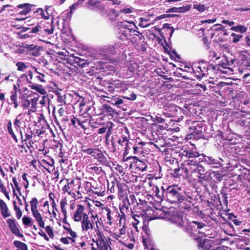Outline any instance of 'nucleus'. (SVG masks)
<instances>
[{"label":"nucleus","instance_id":"41","mask_svg":"<svg viewBox=\"0 0 250 250\" xmlns=\"http://www.w3.org/2000/svg\"><path fill=\"white\" fill-rule=\"evenodd\" d=\"M41 29V27L39 25H37L35 27H33L31 31H30V33H37L40 29Z\"/></svg>","mask_w":250,"mask_h":250},{"label":"nucleus","instance_id":"52","mask_svg":"<svg viewBox=\"0 0 250 250\" xmlns=\"http://www.w3.org/2000/svg\"><path fill=\"white\" fill-rule=\"evenodd\" d=\"M113 237L116 240L120 241V238H124L125 237H123L121 235H119V233H114L113 235Z\"/></svg>","mask_w":250,"mask_h":250},{"label":"nucleus","instance_id":"10","mask_svg":"<svg viewBox=\"0 0 250 250\" xmlns=\"http://www.w3.org/2000/svg\"><path fill=\"white\" fill-rule=\"evenodd\" d=\"M116 48L114 45H107L99 48L98 52L104 55L112 54L116 52Z\"/></svg>","mask_w":250,"mask_h":250},{"label":"nucleus","instance_id":"64","mask_svg":"<svg viewBox=\"0 0 250 250\" xmlns=\"http://www.w3.org/2000/svg\"><path fill=\"white\" fill-rule=\"evenodd\" d=\"M36 47H37V46H35L33 44H31V45H29L27 47V48L30 50H34Z\"/></svg>","mask_w":250,"mask_h":250},{"label":"nucleus","instance_id":"15","mask_svg":"<svg viewBox=\"0 0 250 250\" xmlns=\"http://www.w3.org/2000/svg\"><path fill=\"white\" fill-rule=\"evenodd\" d=\"M171 222L179 227H182L184 225V221L181 215H173L171 218Z\"/></svg>","mask_w":250,"mask_h":250},{"label":"nucleus","instance_id":"21","mask_svg":"<svg viewBox=\"0 0 250 250\" xmlns=\"http://www.w3.org/2000/svg\"><path fill=\"white\" fill-rule=\"evenodd\" d=\"M67 205V200L66 198L62 199L60 202V206L62 212L63 213L64 218L66 217V209L65 206Z\"/></svg>","mask_w":250,"mask_h":250},{"label":"nucleus","instance_id":"6","mask_svg":"<svg viewBox=\"0 0 250 250\" xmlns=\"http://www.w3.org/2000/svg\"><path fill=\"white\" fill-rule=\"evenodd\" d=\"M198 164L196 161L193 160L187 161L185 163V167L184 169L187 174L193 173L196 171L198 168Z\"/></svg>","mask_w":250,"mask_h":250},{"label":"nucleus","instance_id":"51","mask_svg":"<svg viewBox=\"0 0 250 250\" xmlns=\"http://www.w3.org/2000/svg\"><path fill=\"white\" fill-rule=\"evenodd\" d=\"M77 59L79 60L77 61V62L80 63V65L82 66H84L85 65H88L89 64L88 62H87V61L82 60V62H83L81 63V62L80 61V59L79 58H78Z\"/></svg>","mask_w":250,"mask_h":250},{"label":"nucleus","instance_id":"20","mask_svg":"<svg viewBox=\"0 0 250 250\" xmlns=\"http://www.w3.org/2000/svg\"><path fill=\"white\" fill-rule=\"evenodd\" d=\"M38 101V97H34L33 98H32L31 100H29L30 108H31L32 111H36Z\"/></svg>","mask_w":250,"mask_h":250},{"label":"nucleus","instance_id":"23","mask_svg":"<svg viewBox=\"0 0 250 250\" xmlns=\"http://www.w3.org/2000/svg\"><path fill=\"white\" fill-rule=\"evenodd\" d=\"M14 244L16 247L20 249V250H28L27 245L21 241H15Z\"/></svg>","mask_w":250,"mask_h":250},{"label":"nucleus","instance_id":"29","mask_svg":"<svg viewBox=\"0 0 250 250\" xmlns=\"http://www.w3.org/2000/svg\"><path fill=\"white\" fill-rule=\"evenodd\" d=\"M128 141V137L127 136H123L118 140V143L122 146H124L125 145L127 144Z\"/></svg>","mask_w":250,"mask_h":250},{"label":"nucleus","instance_id":"28","mask_svg":"<svg viewBox=\"0 0 250 250\" xmlns=\"http://www.w3.org/2000/svg\"><path fill=\"white\" fill-rule=\"evenodd\" d=\"M193 8L197 10L199 12H202L206 10V7L204 4H194L193 5Z\"/></svg>","mask_w":250,"mask_h":250},{"label":"nucleus","instance_id":"17","mask_svg":"<svg viewBox=\"0 0 250 250\" xmlns=\"http://www.w3.org/2000/svg\"><path fill=\"white\" fill-rule=\"evenodd\" d=\"M32 89L38 91L39 93L42 95H45L46 94V90L43 88V87L38 84H33L30 86Z\"/></svg>","mask_w":250,"mask_h":250},{"label":"nucleus","instance_id":"55","mask_svg":"<svg viewBox=\"0 0 250 250\" xmlns=\"http://www.w3.org/2000/svg\"><path fill=\"white\" fill-rule=\"evenodd\" d=\"M123 103H124L123 100H122L121 99H118L117 100H116L115 101V103H114L113 104L115 105L118 106L120 104H123Z\"/></svg>","mask_w":250,"mask_h":250},{"label":"nucleus","instance_id":"1","mask_svg":"<svg viewBox=\"0 0 250 250\" xmlns=\"http://www.w3.org/2000/svg\"><path fill=\"white\" fill-rule=\"evenodd\" d=\"M98 221V217L97 215L94 216L92 215L91 217L88 215H85L81 221L82 230L84 232H89L94 227V223L97 225ZM97 228L98 227L97 226Z\"/></svg>","mask_w":250,"mask_h":250},{"label":"nucleus","instance_id":"58","mask_svg":"<svg viewBox=\"0 0 250 250\" xmlns=\"http://www.w3.org/2000/svg\"><path fill=\"white\" fill-rule=\"evenodd\" d=\"M58 112L60 114V115L61 116H63L64 114V112H65V110L64 108H63L62 107H61L59 109V111H58Z\"/></svg>","mask_w":250,"mask_h":250},{"label":"nucleus","instance_id":"5","mask_svg":"<svg viewBox=\"0 0 250 250\" xmlns=\"http://www.w3.org/2000/svg\"><path fill=\"white\" fill-rule=\"evenodd\" d=\"M85 215H88L84 211V207L82 205H78L73 215V219L75 222H79L82 220Z\"/></svg>","mask_w":250,"mask_h":250},{"label":"nucleus","instance_id":"30","mask_svg":"<svg viewBox=\"0 0 250 250\" xmlns=\"http://www.w3.org/2000/svg\"><path fill=\"white\" fill-rule=\"evenodd\" d=\"M14 203L15 204L14 206V209L16 212V217L18 219H20L22 216V212L20 208L16 205V202L14 201Z\"/></svg>","mask_w":250,"mask_h":250},{"label":"nucleus","instance_id":"42","mask_svg":"<svg viewBox=\"0 0 250 250\" xmlns=\"http://www.w3.org/2000/svg\"><path fill=\"white\" fill-rule=\"evenodd\" d=\"M119 235L123 237L126 234V229L125 225H123L122 227L119 230Z\"/></svg>","mask_w":250,"mask_h":250},{"label":"nucleus","instance_id":"19","mask_svg":"<svg viewBox=\"0 0 250 250\" xmlns=\"http://www.w3.org/2000/svg\"><path fill=\"white\" fill-rule=\"evenodd\" d=\"M28 63H25L21 62H18L16 63V66L18 71L24 72L28 68Z\"/></svg>","mask_w":250,"mask_h":250},{"label":"nucleus","instance_id":"25","mask_svg":"<svg viewBox=\"0 0 250 250\" xmlns=\"http://www.w3.org/2000/svg\"><path fill=\"white\" fill-rule=\"evenodd\" d=\"M38 204V201L37 198H33L30 201L31 210V211L38 210L37 206Z\"/></svg>","mask_w":250,"mask_h":250},{"label":"nucleus","instance_id":"39","mask_svg":"<svg viewBox=\"0 0 250 250\" xmlns=\"http://www.w3.org/2000/svg\"><path fill=\"white\" fill-rule=\"evenodd\" d=\"M22 222L24 225H28L31 222V219L28 217L24 216L22 218Z\"/></svg>","mask_w":250,"mask_h":250},{"label":"nucleus","instance_id":"49","mask_svg":"<svg viewBox=\"0 0 250 250\" xmlns=\"http://www.w3.org/2000/svg\"><path fill=\"white\" fill-rule=\"evenodd\" d=\"M67 232L70 234V236H72L71 238L74 239V238L76 237L77 236L76 232L72 230L71 229H68Z\"/></svg>","mask_w":250,"mask_h":250},{"label":"nucleus","instance_id":"12","mask_svg":"<svg viewBox=\"0 0 250 250\" xmlns=\"http://www.w3.org/2000/svg\"><path fill=\"white\" fill-rule=\"evenodd\" d=\"M0 209L1 215L4 218H7L11 216L6 203L1 199L0 200Z\"/></svg>","mask_w":250,"mask_h":250},{"label":"nucleus","instance_id":"44","mask_svg":"<svg viewBox=\"0 0 250 250\" xmlns=\"http://www.w3.org/2000/svg\"><path fill=\"white\" fill-rule=\"evenodd\" d=\"M125 150L124 152V155H126L128 153V150L130 149V146L129 145V141L126 145H125Z\"/></svg>","mask_w":250,"mask_h":250},{"label":"nucleus","instance_id":"43","mask_svg":"<svg viewBox=\"0 0 250 250\" xmlns=\"http://www.w3.org/2000/svg\"><path fill=\"white\" fill-rule=\"evenodd\" d=\"M119 242L121 243L122 245H123L125 247H127L129 249H130V250L133 249L134 248V246L133 244H132V243L126 244V243L123 242L121 240H120Z\"/></svg>","mask_w":250,"mask_h":250},{"label":"nucleus","instance_id":"37","mask_svg":"<svg viewBox=\"0 0 250 250\" xmlns=\"http://www.w3.org/2000/svg\"><path fill=\"white\" fill-rule=\"evenodd\" d=\"M45 230L50 237H52L53 236V232L51 227L47 226L45 228Z\"/></svg>","mask_w":250,"mask_h":250},{"label":"nucleus","instance_id":"62","mask_svg":"<svg viewBox=\"0 0 250 250\" xmlns=\"http://www.w3.org/2000/svg\"><path fill=\"white\" fill-rule=\"evenodd\" d=\"M44 31L46 33H47L48 35L51 34L53 32V29L50 28V29H46L44 30Z\"/></svg>","mask_w":250,"mask_h":250},{"label":"nucleus","instance_id":"53","mask_svg":"<svg viewBox=\"0 0 250 250\" xmlns=\"http://www.w3.org/2000/svg\"><path fill=\"white\" fill-rule=\"evenodd\" d=\"M108 126L107 125L106 127H103L100 128V129H99L98 133L99 134H103V133H105L107 127H108Z\"/></svg>","mask_w":250,"mask_h":250},{"label":"nucleus","instance_id":"47","mask_svg":"<svg viewBox=\"0 0 250 250\" xmlns=\"http://www.w3.org/2000/svg\"><path fill=\"white\" fill-rule=\"evenodd\" d=\"M10 99H11V101H12L13 102H16L17 101V92L16 91L13 92V93L11 95Z\"/></svg>","mask_w":250,"mask_h":250},{"label":"nucleus","instance_id":"60","mask_svg":"<svg viewBox=\"0 0 250 250\" xmlns=\"http://www.w3.org/2000/svg\"><path fill=\"white\" fill-rule=\"evenodd\" d=\"M107 219H108L109 221H110V220H111V219H112V217H111V215H110L111 211L110 210V209H107Z\"/></svg>","mask_w":250,"mask_h":250},{"label":"nucleus","instance_id":"2","mask_svg":"<svg viewBox=\"0 0 250 250\" xmlns=\"http://www.w3.org/2000/svg\"><path fill=\"white\" fill-rule=\"evenodd\" d=\"M95 231L97 237L93 241L96 243L98 250H108V248L112 250L104 235L98 229Z\"/></svg>","mask_w":250,"mask_h":250},{"label":"nucleus","instance_id":"31","mask_svg":"<svg viewBox=\"0 0 250 250\" xmlns=\"http://www.w3.org/2000/svg\"><path fill=\"white\" fill-rule=\"evenodd\" d=\"M97 148H88L86 149H83L82 151L86 153L87 154L89 155H91L92 157H93L95 152L96 151Z\"/></svg>","mask_w":250,"mask_h":250},{"label":"nucleus","instance_id":"4","mask_svg":"<svg viewBox=\"0 0 250 250\" xmlns=\"http://www.w3.org/2000/svg\"><path fill=\"white\" fill-rule=\"evenodd\" d=\"M192 198L190 197H188V198L186 197H183V196L180 198L179 201L177 203L179 204V207L181 209H185L186 210H191V200Z\"/></svg>","mask_w":250,"mask_h":250},{"label":"nucleus","instance_id":"27","mask_svg":"<svg viewBox=\"0 0 250 250\" xmlns=\"http://www.w3.org/2000/svg\"><path fill=\"white\" fill-rule=\"evenodd\" d=\"M61 242H62L64 244H68L69 243V241H70L71 243H74L75 241V239L73 238H71L70 237H62L60 239Z\"/></svg>","mask_w":250,"mask_h":250},{"label":"nucleus","instance_id":"36","mask_svg":"<svg viewBox=\"0 0 250 250\" xmlns=\"http://www.w3.org/2000/svg\"><path fill=\"white\" fill-rule=\"evenodd\" d=\"M21 116V114H19L17 116L16 118L15 119L14 125L16 127H20V125L21 124L20 119L19 118Z\"/></svg>","mask_w":250,"mask_h":250},{"label":"nucleus","instance_id":"63","mask_svg":"<svg viewBox=\"0 0 250 250\" xmlns=\"http://www.w3.org/2000/svg\"><path fill=\"white\" fill-rule=\"evenodd\" d=\"M44 133V131L41 129H37L36 131V134L38 136H41L42 134Z\"/></svg>","mask_w":250,"mask_h":250},{"label":"nucleus","instance_id":"18","mask_svg":"<svg viewBox=\"0 0 250 250\" xmlns=\"http://www.w3.org/2000/svg\"><path fill=\"white\" fill-rule=\"evenodd\" d=\"M183 156L188 158H194L198 157L200 155L199 152L194 151H184L182 153Z\"/></svg>","mask_w":250,"mask_h":250},{"label":"nucleus","instance_id":"8","mask_svg":"<svg viewBox=\"0 0 250 250\" xmlns=\"http://www.w3.org/2000/svg\"><path fill=\"white\" fill-rule=\"evenodd\" d=\"M204 227H206V226L203 223L192 221L189 224L188 229L191 231V234H194L196 232H197L198 233H202V232L200 229H203Z\"/></svg>","mask_w":250,"mask_h":250},{"label":"nucleus","instance_id":"16","mask_svg":"<svg viewBox=\"0 0 250 250\" xmlns=\"http://www.w3.org/2000/svg\"><path fill=\"white\" fill-rule=\"evenodd\" d=\"M135 12V9L132 7H125L124 8L120 9L118 14L116 15V16H119L121 15L122 14H131L132 13H134Z\"/></svg>","mask_w":250,"mask_h":250},{"label":"nucleus","instance_id":"56","mask_svg":"<svg viewBox=\"0 0 250 250\" xmlns=\"http://www.w3.org/2000/svg\"><path fill=\"white\" fill-rule=\"evenodd\" d=\"M64 98L61 95H58V102L59 103H62L64 102Z\"/></svg>","mask_w":250,"mask_h":250},{"label":"nucleus","instance_id":"24","mask_svg":"<svg viewBox=\"0 0 250 250\" xmlns=\"http://www.w3.org/2000/svg\"><path fill=\"white\" fill-rule=\"evenodd\" d=\"M190 8H191V7L190 5H186V6L182 7H180V8H178L173 7L170 9V11H171V12L177 11V12H185L189 10L190 9Z\"/></svg>","mask_w":250,"mask_h":250},{"label":"nucleus","instance_id":"35","mask_svg":"<svg viewBox=\"0 0 250 250\" xmlns=\"http://www.w3.org/2000/svg\"><path fill=\"white\" fill-rule=\"evenodd\" d=\"M12 181L14 183L15 188L18 191V192L20 193V194L21 195L20 187L19 186L18 183L16 178H14V177L13 178Z\"/></svg>","mask_w":250,"mask_h":250},{"label":"nucleus","instance_id":"57","mask_svg":"<svg viewBox=\"0 0 250 250\" xmlns=\"http://www.w3.org/2000/svg\"><path fill=\"white\" fill-rule=\"evenodd\" d=\"M39 234L40 235H41L42 236L45 240H46L47 241H49V239L48 237L44 233H43L42 231L41 232H39Z\"/></svg>","mask_w":250,"mask_h":250},{"label":"nucleus","instance_id":"14","mask_svg":"<svg viewBox=\"0 0 250 250\" xmlns=\"http://www.w3.org/2000/svg\"><path fill=\"white\" fill-rule=\"evenodd\" d=\"M33 217L36 219V221L38 223L39 225L42 228H44V222L43 218L39 212L38 210L32 212Z\"/></svg>","mask_w":250,"mask_h":250},{"label":"nucleus","instance_id":"7","mask_svg":"<svg viewBox=\"0 0 250 250\" xmlns=\"http://www.w3.org/2000/svg\"><path fill=\"white\" fill-rule=\"evenodd\" d=\"M8 226L12 233L20 237H23V235L20 233V230L16 226L15 220L13 219H8L6 221Z\"/></svg>","mask_w":250,"mask_h":250},{"label":"nucleus","instance_id":"26","mask_svg":"<svg viewBox=\"0 0 250 250\" xmlns=\"http://www.w3.org/2000/svg\"><path fill=\"white\" fill-rule=\"evenodd\" d=\"M231 29L241 33H245L247 31V28L243 25L233 26L231 28Z\"/></svg>","mask_w":250,"mask_h":250},{"label":"nucleus","instance_id":"38","mask_svg":"<svg viewBox=\"0 0 250 250\" xmlns=\"http://www.w3.org/2000/svg\"><path fill=\"white\" fill-rule=\"evenodd\" d=\"M231 36L234 37V38L233 39V42H238L240 40V38H241L242 37V35H238L234 33H232Z\"/></svg>","mask_w":250,"mask_h":250},{"label":"nucleus","instance_id":"34","mask_svg":"<svg viewBox=\"0 0 250 250\" xmlns=\"http://www.w3.org/2000/svg\"><path fill=\"white\" fill-rule=\"evenodd\" d=\"M206 69V68L205 67H204L203 69L201 68V66H198L196 71L198 72L199 76L201 75L202 77H203L205 75V71Z\"/></svg>","mask_w":250,"mask_h":250},{"label":"nucleus","instance_id":"61","mask_svg":"<svg viewBox=\"0 0 250 250\" xmlns=\"http://www.w3.org/2000/svg\"><path fill=\"white\" fill-rule=\"evenodd\" d=\"M236 10L237 11H250V8H238L236 9Z\"/></svg>","mask_w":250,"mask_h":250},{"label":"nucleus","instance_id":"54","mask_svg":"<svg viewBox=\"0 0 250 250\" xmlns=\"http://www.w3.org/2000/svg\"><path fill=\"white\" fill-rule=\"evenodd\" d=\"M222 22L224 24H227L229 25L230 26L233 25L234 24V22L232 21H229L227 20H223Z\"/></svg>","mask_w":250,"mask_h":250},{"label":"nucleus","instance_id":"48","mask_svg":"<svg viewBox=\"0 0 250 250\" xmlns=\"http://www.w3.org/2000/svg\"><path fill=\"white\" fill-rule=\"evenodd\" d=\"M69 184L70 183H68V184L67 185H65L64 186V187L62 188V191L63 192H67L70 195L71 194V191H69V189H70V187H69Z\"/></svg>","mask_w":250,"mask_h":250},{"label":"nucleus","instance_id":"3","mask_svg":"<svg viewBox=\"0 0 250 250\" xmlns=\"http://www.w3.org/2000/svg\"><path fill=\"white\" fill-rule=\"evenodd\" d=\"M179 189L176 186H170L167 189L166 197L167 200L171 203H177L182 196H180Z\"/></svg>","mask_w":250,"mask_h":250},{"label":"nucleus","instance_id":"22","mask_svg":"<svg viewBox=\"0 0 250 250\" xmlns=\"http://www.w3.org/2000/svg\"><path fill=\"white\" fill-rule=\"evenodd\" d=\"M140 22L139 23V25L143 28H146L148 27L151 24H153V23H147L149 21V18H141L140 19Z\"/></svg>","mask_w":250,"mask_h":250},{"label":"nucleus","instance_id":"11","mask_svg":"<svg viewBox=\"0 0 250 250\" xmlns=\"http://www.w3.org/2000/svg\"><path fill=\"white\" fill-rule=\"evenodd\" d=\"M17 7L21 9L18 13L19 15H26L31 11V5L29 3L21 4L17 5Z\"/></svg>","mask_w":250,"mask_h":250},{"label":"nucleus","instance_id":"59","mask_svg":"<svg viewBox=\"0 0 250 250\" xmlns=\"http://www.w3.org/2000/svg\"><path fill=\"white\" fill-rule=\"evenodd\" d=\"M132 217H133V219L136 221L135 224L136 225L138 224L139 223V221L138 220L137 218H139L140 216L139 215L134 214L133 215Z\"/></svg>","mask_w":250,"mask_h":250},{"label":"nucleus","instance_id":"40","mask_svg":"<svg viewBox=\"0 0 250 250\" xmlns=\"http://www.w3.org/2000/svg\"><path fill=\"white\" fill-rule=\"evenodd\" d=\"M80 99H81V101H80V103L79 104V107L80 110H82L83 109V106H84L86 104V102L83 98L81 97Z\"/></svg>","mask_w":250,"mask_h":250},{"label":"nucleus","instance_id":"9","mask_svg":"<svg viewBox=\"0 0 250 250\" xmlns=\"http://www.w3.org/2000/svg\"><path fill=\"white\" fill-rule=\"evenodd\" d=\"M93 157L102 165H106L108 163L107 158L99 148H97Z\"/></svg>","mask_w":250,"mask_h":250},{"label":"nucleus","instance_id":"45","mask_svg":"<svg viewBox=\"0 0 250 250\" xmlns=\"http://www.w3.org/2000/svg\"><path fill=\"white\" fill-rule=\"evenodd\" d=\"M22 106L25 108L30 107V102L28 99H26L22 102Z\"/></svg>","mask_w":250,"mask_h":250},{"label":"nucleus","instance_id":"50","mask_svg":"<svg viewBox=\"0 0 250 250\" xmlns=\"http://www.w3.org/2000/svg\"><path fill=\"white\" fill-rule=\"evenodd\" d=\"M154 121H156L158 123H162L164 122L165 120L159 116H156L154 119Z\"/></svg>","mask_w":250,"mask_h":250},{"label":"nucleus","instance_id":"33","mask_svg":"<svg viewBox=\"0 0 250 250\" xmlns=\"http://www.w3.org/2000/svg\"><path fill=\"white\" fill-rule=\"evenodd\" d=\"M35 77V78H36L38 79V81H39L41 82H45L44 78L45 77V75L42 72H40L38 74L36 75Z\"/></svg>","mask_w":250,"mask_h":250},{"label":"nucleus","instance_id":"46","mask_svg":"<svg viewBox=\"0 0 250 250\" xmlns=\"http://www.w3.org/2000/svg\"><path fill=\"white\" fill-rule=\"evenodd\" d=\"M136 95L134 93H131L130 97H129L125 96L123 97L124 99H127L129 100H135L136 99Z\"/></svg>","mask_w":250,"mask_h":250},{"label":"nucleus","instance_id":"13","mask_svg":"<svg viewBox=\"0 0 250 250\" xmlns=\"http://www.w3.org/2000/svg\"><path fill=\"white\" fill-rule=\"evenodd\" d=\"M204 161L208 165H211L213 167H219L221 166L218 160L213 158L212 157L205 156Z\"/></svg>","mask_w":250,"mask_h":250},{"label":"nucleus","instance_id":"32","mask_svg":"<svg viewBox=\"0 0 250 250\" xmlns=\"http://www.w3.org/2000/svg\"><path fill=\"white\" fill-rule=\"evenodd\" d=\"M49 101V99L47 96H43L42 97V99L39 102V104L41 105V107L45 106L46 104L47 101Z\"/></svg>","mask_w":250,"mask_h":250}]
</instances>
